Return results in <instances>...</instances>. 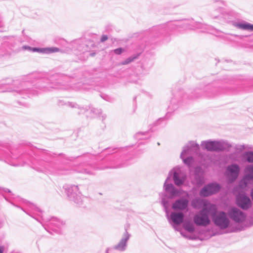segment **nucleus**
Listing matches in <instances>:
<instances>
[{"label": "nucleus", "instance_id": "nucleus-11", "mask_svg": "<svg viewBox=\"0 0 253 253\" xmlns=\"http://www.w3.org/2000/svg\"><path fill=\"white\" fill-rule=\"evenodd\" d=\"M31 50H32V51H38L47 53L56 52L59 51V49L57 47H50L44 48H33Z\"/></svg>", "mask_w": 253, "mask_h": 253}, {"label": "nucleus", "instance_id": "nucleus-12", "mask_svg": "<svg viewBox=\"0 0 253 253\" xmlns=\"http://www.w3.org/2000/svg\"><path fill=\"white\" fill-rule=\"evenodd\" d=\"M239 28L245 30L253 31V25L247 23L239 24L237 25Z\"/></svg>", "mask_w": 253, "mask_h": 253}, {"label": "nucleus", "instance_id": "nucleus-18", "mask_svg": "<svg viewBox=\"0 0 253 253\" xmlns=\"http://www.w3.org/2000/svg\"><path fill=\"white\" fill-rule=\"evenodd\" d=\"M124 51V49L122 48H118L115 49L114 52L116 54H120Z\"/></svg>", "mask_w": 253, "mask_h": 253}, {"label": "nucleus", "instance_id": "nucleus-15", "mask_svg": "<svg viewBox=\"0 0 253 253\" xmlns=\"http://www.w3.org/2000/svg\"><path fill=\"white\" fill-rule=\"evenodd\" d=\"M173 179L175 182V184L177 185H180L182 183V181L179 179L178 177V174L177 173L175 172L173 174Z\"/></svg>", "mask_w": 253, "mask_h": 253}, {"label": "nucleus", "instance_id": "nucleus-6", "mask_svg": "<svg viewBox=\"0 0 253 253\" xmlns=\"http://www.w3.org/2000/svg\"><path fill=\"white\" fill-rule=\"evenodd\" d=\"M237 203L238 205L243 209H247L251 206L250 198L243 194H240L237 197Z\"/></svg>", "mask_w": 253, "mask_h": 253}, {"label": "nucleus", "instance_id": "nucleus-3", "mask_svg": "<svg viewBox=\"0 0 253 253\" xmlns=\"http://www.w3.org/2000/svg\"><path fill=\"white\" fill-rule=\"evenodd\" d=\"M219 189L220 187L218 184H211L203 188L200 192V195L204 197H207L216 193Z\"/></svg>", "mask_w": 253, "mask_h": 253}, {"label": "nucleus", "instance_id": "nucleus-10", "mask_svg": "<svg viewBox=\"0 0 253 253\" xmlns=\"http://www.w3.org/2000/svg\"><path fill=\"white\" fill-rule=\"evenodd\" d=\"M205 148L210 151H216L221 150V145L217 142H208L205 144Z\"/></svg>", "mask_w": 253, "mask_h": 253}, {"label": "nucleus", "instance_id": "nucleus-22", "mask_svg": "<svg viewBox=\"0 0 253 253\" xmlns=\"http://www.w3.org/2000/svg\"><path fill=\"white\" fill-rule=\"evenodd\" d=\"M189 160V159H186V160H184L185 163H186L187 161H188V160Z\"/></svg>", "mask_w": 253, "mask_h": 253}, {"label": "nucleus", "instance_id": "nucleus-14", "mask_svg": "<svg viewBox=\"0 0 253 253\" xmlns=\"http://www.w3.org/2000/svg\"><path fill=\"white\" fill-rule=\"evenodd\" d=\"M138 56H133V57H129L128 58H127L126 60H125L124 61H123L121 64L122 65H126V64H128L129 63H130V62H131L132 61H133L134 59H136L137 58Z\"/></svg>", "mask_w": 253, "mask_h": 253}, {"label": "nucleus", "instance_id": "nucleus-13", "mask_svg": "<svg viewBox=\"0 0 253 253\" xmlns=\"http://www.w3.org/2000/svg\"><path fill=\"white\" fill-rule=\"evenodd\" d=\"M126 242L127 238L123 239L119 244L116 247V249L120 251L124 250L126 246Z\"/></svg>", "mask_w": 253, "mask_h": 253}, {"label": "nucleus", "instance_id": "nucleus-7", "mask_svg": "<svg viewBox=\"0 0 253 253\" xmlns=\"http://www.w3.org/2000/svg\"><path fill=\"white\" fill-rule=\"evenodd\" d=\"M239 171V167L237 165H233L227 168L226 173L230 181H233L237 177Z\"/></svg>", "mask_w": 253, "mask_h": 253}, {"label": "nucleus", "instance_id": "nucleus-21", "mask_svg": "<svg viewBox=\"0 0 253 253\" xmlns=\"http://www.w3.org/2000/svg\"><path fill=\"white\" fill-rule=\"evenodd\" d=\"M3 248L2 247H0V253H3Z\"/></svg>", "mask_w": 253, "mask_h": 253}, {"label": "nucleus", "instance_id": "nucleus-20", "mask_svg": "<svg viewBox=\"0 0 253 253\" xmlns=\"http://www.w3.org/2000/svg\"><path fill=\"white\" fill-rule=\"evenodd\" d=\"M23 48L25 49H32V48L30 47V46H24Z\"/></svg>", "mask_w": 253, "mask_h": 253}, {"label": "nucleus", "instance_id": "nucleus-4", "mask_svg": "<svg viewBox=\"0 0 253 253\" xmlns=\"http://www.w3.org/2000/svg\"><path fill=\"white\" fill-rule=\"evenodd\" d=\"M228 214L230 218L237 222L243 221L245 219L244 213L236 208H232L228 211Z\"/></svg>", "mask_w": 253, "mask_h": 253}, {"label": "nucleus", "instance_id": "nucleus-2", "mask_svg": "<svg viewBox=\"0 0 253 253\" xmlns=\"http://www.w3.org/2000/svg\"><path fill=\"white\" fill-rule=\"evenodd\" d=\"M214 223L221 228H226L229 224V220L224 212L216 213V211L212 214Z\"/></svg>", "mask_w": 253, "mask_h": 253}, {"label": "nucleus", "instance_id": "nucleus-17", "mask_svg": "<svg viewBox=\"0 0 253 253\" xmlns=\"http://www.w3.org/2000/svg\"><path fill=\"white\" fill-rule=\"evenodd\" d=\"M184 228L186 230L190 232H193L194 230L193 225L190 223L185 224L184 225Z\"/></svg>", "mask_w": 253, "mask_h": 253}, {"label": "nucleus", "instance_id": "nucleus-1", "mask_svg": "<svg viewBox=\"0 0 253 253\" xmlns=\"http://www.w3.org/2000/svg\"><path fill=\"white\" fill-rule=\"evenodd\" d=\"M198 204L202 205V210L199 214L195 215L194 221L198 225L207 226L210 223L209 215L213 214L217 211V208L215 205L206 201L197 200L194 201L192 205L194 207L198 208Z\"/></svg>", "mask_w": 253, "mask_h": 253}, {"label": "nucleus", "instance_id": "nucleus-5", "mask_svg": "<svg viewBox=\"0 0 253 253\" xmlns=\"http://www.w3.org/2000/svg\"><path fill=\"white\" fill-rule=\"evenodd\" d=\"M253 179V165L248 167L246 169V176L241 182L239 185L240 189H243L247 186V181Z\"/></svg>", "mask_w": 253, "mask_h": 253}, {"label": "nucleus", "instance_id": "nucleus-8", "mask_svg": "<svg viewBox=\"0 0 253 253\" xmlns=\"http://www.w3.org/2000/svg\"><path fill=\"white\" fill-rule=\"evenodd\" d=\"M188 203V201L185 199L177 200L173 203L172 208L176 210H183L187 208Z\"/></svg>", "mask_w": 253, "mask_h": 253}, {"label": "nucleus", "instance_id": "nucleus-19", "mask_svg": "<svg viewBox=\"0 0 253 253\" xmlns=\"http://www.w3.org/2000/svg\"><path fill=\"white\" fill-rule=\"evenodd\" d=\"M108 39V37L106 35H103L102 37H101V42H105V41L107 40Z\"/></svg>", "mask_w": 253, "mask_h": 253}, {"label": "nucleus", "instance_id": "nucleus-16", "mask_svg": "<svg viewBox=\"0 0 253 253\" xmlns=\"http://www.w3.org/2000/svg\"><path fill=\"white\" fill-rule=\"evenodd\" d=\"M245 157L249 162L253 163V153H247L245 155Z\"/></svg>", "mask_w": 253, "mask_h": 253}, {"label": "nucleus", "instance_id": "nucleus-9", "mask_svg": "<svg viewBox=\"0 0 253 253\" xmlns=\"http://www.w3.org/2000/svg\"><path fill=\"white\" fill-rule=\"evenodd\" d=\"M170 216L172 221L176 224H180L183 221L184 215L181 212H172Z\"/></svg>", "mask_w": 253, "mask_h": 253}]
</instances>
